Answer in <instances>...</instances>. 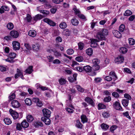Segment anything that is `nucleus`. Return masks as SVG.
Wrapping results in <instances>:
<instances>
[{"mask_svg":"<svg viewBox=\"0 0 135 135\" xmlns=\"http://www.w3.org/2000/svg\"><path fill=\"white\" fill-rule=\"evenodd\" d=\"M59 81L60 84L61 85H63L65 84L66 81L64 78H61L59 80Z\"/></svg>","mask_w":135,"mask_h":135,"instance_id":"nucleus-30","label":"nucleus"},{"mask_svg":"<svg viewBox=\"0 0 135 135\" xmlns=\"http://www.w3.org/2000/svg\"><path fill=\"white\" fill-rule=\"evenodd\" d=\"M40 47V45L38 44H36V45H33L32 46L33 49L36 51L39 50Z\"/></svg>","mask_w":135,"mask_h":135,"instance_id":"nucleus-26","label":"nucleus"},{"mask_svg":"<svg viewBox=\"0 0 135 135\" xmlns=\"http://www.w3.org/2000/svg\"><path fill=\"white\" fill-rule=\"evenodd\" d=\"M67 26V25L66 23L64 22H62L61 23L60 25V27L62 29H64Z\"/></svg>","mask_w":135,"mask_h":135,"instance_id":"nucleus-36","label":"nucleus"},{"mask_svg":"<svg viewBox=\"0 0 135 135\" xmlns=\"http://www.w3.org/2000/svg\"><path fill=\"white\" fill-rule=\"evenodd\" d=\"M73 10L74 11L75 14L77 16L81 13L80 10L78 9L75 6H74L73 7Z\"/></svg>","mask_w":135,"mask_h":135,"instance_id":"nucleus-32","label":"nucleus"},{"mask_svg":"<svg viewBox=\"0 0 135 135\" xmlns=\"http://www.w3.org/2000/svg\"><path fill=\"white\" fill-rule=\"evenodd\" d=\"M98 109H104L105 108V105L102 103H99L98 105Z\"/></svg>","mask_w":135,"mask_h":135,"instance_id":"nucleus-47","label":"nucleus"},{"mask_svg":"<svg viewBox=\"0 0 135 135\" xmlns=\"http://www.w3.org/2000/svg\"><path fill=\"white\" fill-rule=\"evenodd\" d=\"M78 46L79 49L80 50H81L83 49L84 45L83 43L81 42H80L78 44Z\"/></svg>","mask_w":135,"mask_h":135,"instance_id":"nucleus-50","label":"nucleus"},{"mask_svg":"<svg viewBox=\"0 0 135 135\" xmlns=\"http://www.w3.org/2000/svg\"><path fill=\"white\" fill-rule=\"evenodd\" d=\"M71 22L72 24L74 26L78 25L79 22L76 19H72L71 20Z\"/></svg>","mask_w":135,"mask_h":135,"instance_id":"nucleus-38","label":"nucleus"},{"mask_svg":"<svg viewBox=\"0 0 135 135\" xmlns=\"http://www.w3.org/2000/svg\"><path fill=\"white\" fill-rule=\"evenodd\" d=\"M40 7L41 6H39V7H37V10L39 11H40L41 13L43 14L44 15H47L49 14V12L48 11L44 10H39V9Z\"/></svg>","mask_w":135,"mask_h":135,"instance_id":"nucleus-29","label":"nucleus"},{"mask_svg":"<svg viewBox=\"0 0 135 135\" xmlns=\"http://www.w3.org/2000/svg\"><path fill=\"white\" fill-rule=\"evenodd\" d=\"M109 75L112 77L114 80H116L117 79V77L114 72H110L109 73Z\"/></svg>","mask_w":135,"mask_h":135,"instance_id":"nucleus-39","label":"nucleus"},{"mask_svg":"<svg viewBox=\"0 0 135 135\" xmlns=\"http://www.w3.org/2000/svg\"><path fill=\"white\" fill-rule=\"evenodd\" d=\"M26 104L27 105L30 106L32 104V101L31 99L27 98L25 100Z\"/></svg>","mask_w":135,"mask_h":135,"instance_id":"nucleus-35","label":"nucleus"},{"mask_svg":"<svg viewBox=\"0 0 135 135\" xmlns=\"http://www.w3.org/2000/svg\"><path fill=\"white\" fill-rule=\"evenodd\" d=\"M43 20L44 22L47 23L51 26H54L56 25V23L55 22L48 18H45Z\"/></svg>","mask_w":135,"mask_h":135,"instance_id":"nucleus-8","label":"nucleus"},{"mask_svg":"<svg viewBox=\"0 0 135 135\" xmlns=\"http://www.w3.org/2000/svg\"><path fill=\"white\" fill-rule=\"evenodd\" d=\"M132 12L129 10H127L124 14V15L125 16H129L131 15Z\"/></svg>","mask_w":135,"mask_h":135,"instance_id":"nucleus-41","label":"nucleus"},{"mask_svg":"<svg viewBox=\"0 0 135 135\" xmlns=\"http://www.w3.org/2000/svg\"><path fill=\"white\" fill-rule=\"evenodd\" d=\"M74 69L75 70L80 72H82L83 70V68L80 66H77L75 67Z\"/></svg>","mask_w":135,"mask_h":135,"instance_id":"nucleus-44","label":"nucleus"},{"mask_svg":"<svg viewBox=\"0 0 135 135\" xmlns=\"http://www.w3.org/2000/svg\"><path fill=\"white\" fill-rule=\"evenodd\" d=\"M28 34L30 36L34 37L36 35V32L34 30H31L28 32Z\"/></svg>","mask_w":135,"mask_h":135,"instance_id":"nucleus-17","label":"nucleus"},{"mask_svg":"<svg viewBox=\"0 0 135 135\" xmlns=\"http://www.w3.org/2000/svg\"><path fill=\"white\" fill-rule=\"evenodd\" d=\"M102 115L103 117L107 118L109 116V114L108 112H104L102 113Z\"/></svg>","mask_w":135,"mask_h":135,"instance_id":"nucleus-46","label":"nucleus"},{"mask_svg":"<svg viewBox=\"0 0 135 135\" xmlns=\"http://www.w3.org/2000/svg\"><path fill=\"white\" fill-rule=\"evenodd\" d=\"M105 79L108 81H110L112 80V77L110 76H107L105 77Z\"/></svg>","mask_w":135,"mask_h":135,"instance_id":"nucleus-64","label":"nucleus"},{"mask_svg":"<svg viewBox=\"0 0 135 135\" xmlns=\"http://www.w3.org/2000/svg\"><path fill=\"white\" fill-rule=\"evenodd\" d=\"M123 114L125 116H126V117L128 118L129 119H131V117L129 115V112H128L127 111L125 112H124L123 113Z\"/></svg>","mask_w":135,"mask_h":135,"instance_id":"nucleus-54","label":"nucleus"},{"mask_svg":"<svg viewBox=\"0 0 135 135\" xmlns=\"http://www.w3.org/2000/svg\"><path fill=\"white\" fill-rule=\"evenodd\" d=\"M113 106L114 108L117 110L120 111H122L123 110L120 104L118 102H115Z\"/></svg>","mask_w":135,"mask_h":135,"instance_id":"nucleus-4","label":"nucleus"},{"mask_svg":"<svg viewBox=\"0 0 135 135\" xmlns=\"http://www.w3.org/2000/svg\"><path fill=\"white\" fill-rule=\"evenodd\" d=\"M16 128L17 130H20L22 129V127L20 123H17L16 124Z\"/></svg>","mask_w":135,"mask_h":135,"instance_id":"nucleus-63","label":"nucleus"},{"mask_svg":"<svg viewBox=\"0 0 135 135\" xmlns=\"http://www.w3.org/2000/svg\"><path fill=\"white\" fill-rule=\"evenodd\" d=\"M122 102L123 106L124 107H127L128 105L129 101L127 100L123 99L122 100Z\"/></svg>","mask_w":135,"mask_h":135,"instance_id":"nucleus-33","label":"nucleus"},{"mask_svg":"<svg viewBox=\"0 0 135 135\" xmlns=\"http://www.w3.org/2000/svg\"><path fill=\"white\" fill-rule=\"evenodd\" d=\"M9 9L8 7L6 6H2L0 8V13H3L4 12V11H8Z\"/></svg>","mask_w":135,"mask_h":135,"instance_id":"nucleus-13","label":"nucleus"},{"mask_svg":"<svg viewBox=\"0 0 135 135\" xmlns=\"http://www.w3.org/2000/svg\"><path fill=\"white\" fill-rule=\"evenodd\" d=\"M33 125L35 127L37 128L40 127H43V124L41 122H37L33 123Z\"/></svg>","mask_w":135,"mask_h":135,"instance_id":"nucleus-19","label":"nucleus"},{"mask_svg":"<svg viewBox=\"0 0 135 135\" xmlns=\"http://www.w3.org/2000/svg\"><path fill=\"white\" fill-rule=\"evenodd\" d=\"M128 41L129 44L131 45H133L135 43V40L133 38H129L128 39Z\"/></svg>","mask_w":135,"mask_h":135,"instance_id":"nucleus-43","label":"nucleus"},{"mask_svg":"<svg viewBox=\"0 0 135 135\" xmlns=\"http://www.w3.org/2000/svg\"><path fill=\"white\" fill-rule=\"evenodd\" d=\"M117 128V126L115 125H113L110 128V131L112 132L113 133L114 131Z\"/></svg>","mask_w":135,"mask_h":135,"instance_id":"nucleus-53","label":"nucleus"},{"mask_svg":"<svg viewBox=\"0 0 135 135\" xmlns=\"http://www.w3.org/2000/svg\"><path fill=\"white\" fill-rule=\"evenodd\" d=\"M15 98V94L14 93H11L9 97V99L10 100H12Z\"/></svg>","mask_w":135,"mask_h":135,"instance_id":"nucleus-48","label":"nucleus"},{"mask_svg":"<svg viewBox=\"0 0 135 135\" xmlns=\"http://www.w3.org/2000/svg\"><path fill=\"white\" fill-rule=\"evenodd\" d=\"M3 121L7 125H9L11 124L12 122L11 119L8 118H6L3 120Z\"/></svg>","mask_w":135,"mask_h":135,"instance_id":"nucleus-22","label":"nucleus"},{"mask_svg":"<svg viewBox=\"0 0 135 135\" xmlns=\"http://www.w3.org/2000/svg\"><path fill=\"white\" fill-rule=\"evenodd\" d=\"M53 55L55 57L57 58H59L61 56V54L60 52L58 51L55 49V51H54Z\"/></svg>","mask_w":135,"mask_h":135,"instance_id":"nucleus-20","label":"nucleus"},{"mask_svg":"<svg viewBox=\"0 0 135 135\" xmlns=\"http://www.w3.org/2000/svg\"><path fill=\"white\" fill-rule=\"evenodd\" d=\"M42 18V16L40 14H38L34 17V20L36 21L41 19Z\"/></svg>","mask_w":135,"mask_h":135,"instance_id":"nucleus-28","label":"nucleus"},{"mask_svg":"<svg viewBox=\"0 0 135 135\" xmlns=\"http://www.w3.org/2000/svg\"><path fill=\"white\" fill-rule=\"evenodd\" d=\"M24 45L27 49L29 50L31 49V47L27 43H25Z\"/></svg>","mask_w":135,"mask_h":135,"instance_id":"nucleus-59","label":"nucleus"},{"mask_svg":"<svg viewBox=\"0 0 135 135\" xmlns=\"http://www.w3.org/2000/svg\"><path fill=\"white\" fill-rule=\"evenodd\" d=\"M9 112L14 119H17L18 117V114L16 112L14 111L12 109H10Z\"/></svg>","mask_w":135,"mask_h":135,"instance_id":"nucleus-9","label":"nucleus"},{"mask_svg":"<svg viewBox=\"0 0 135 135\" xmlns=\"http://www.w3.org/2000/svg\"><path fill=\"white\" fill-rule=\"evenodd\" d=\"M67 54L69 55H71L73 54L74 52V50L72 49H69L67 50Z\"/></svg>","mask_w":135,"mask_h":135,"instance_id":"nucleus-49","label":"nucleus"},{"mask_svg":"<svg viewBox=\"0 0 135 135\" xmlns=\"http://www.w3.org/2000/svg\"><path fill=\"white\" fill-rule=\"evenodd\" d=\"M11 104L12 107L15 108H17L20 106V103L17 100H16L12 101Z\"/></svg>","mask_w":135,"mask_h":135,"instance_id":"nucleus-10","label":"nucleus"},{"mask_svg":"<svg viewBox=\"0 0 135 135\" xmlns=\"http://www.w3.org/2000/svg\"><path fill=\"white\" fill-rule=\"evenodd\" d=\"M120 52L122 54H125L127 52L128 50L127 49L124 47H122L119 49Z\"/></svg>","mask_w":135,"mask_h":135,"instance_id":"nucleus-27","label":"nucleus"},{"mask_svg":"<svg viewBox=\"0 0 135 135\" xmlns=\"http://www.w3.org/2000/svg\"><path fill=\"white\" fill-rule=\"evenodd\" d=\"M93 68L95 70H98L100 68V66L99 65H93Z\"/></svg>","mask_w":135,"mask_h":135,"instance_id":"nucleus-60","label":"nucleus"},{"mask_svg":"<svg viewBox=\"0 0 135 135\" xmlns=\"http://www.w3.org/2000/svg\"><path fill=\"white\" fill-rule=\"evenodd\" d=\"M125 26L123 24L121 25L119 27V30L121 32H123L124 30Z\"/></svg>","mask_w":135,"mask_h":135,"instance_id":"nucleus-51","label":"nucleus"},{"mask_svg":"<svg viewBox=\"0 0 135 135\" xmlns=\"http://www.w3.org/2000/svg\"><path fill=\"white\" fill-rule=\"evenodd\" d=\"M7 27L8 29L11 30L13 28L14 25L12 23L9 22L7 24Z\"/></svg>","mask_w":135,"mask_h":135,"instance_id":"nucleus-34","label":"nucleus"},{"mask_svg":"<svg viewBox=\"0 0 135 135\" xmlns=\"http://www.w3.org/2000/svg\"><path fill=\"white\" fill-rule=\"evenodd\" d=\"M16 54L14 52H10L9 55V57L4 60L7 62L10 63L14 62L13 59L16 57Z\"/></svg>","mask_w":135,"mask_h":135,"instance_id":"nucleus-2","label":"nucleus"},{"mask_svg":"<svg viewBox=\"0 0 135 135\" xmlns=\"http://www.w3.org/2000/svg\"><path fill=\"white\" fill-rule=\"evenodd\" d=\"M12 44L13 49L14 50H18L20 48V44L18 41H13Z\"/></svg>","mask_w":135,"mask_h":135,"instance_id":"nucleus-7","label":"nucleus"},{"mask_svg":"<svg viewBox=\"0 0 135 135\" xmlns=\"http://www.w3.org/2000/svg\"><path fill=\"white\" fill-rule=\"evenodd\" d=\"M86 54L89 56L91 55L93 53V50L92 48H89L86 49Z\"/></svg>","mask_w":135,"mask_h":135,"instance_id":"nucleus-31","label":"nucleus"},{"mask_svg":"<svg viewBox=\"0 0 135 135\" xmlns=\"http://www.w3.org/2000/svg\"><path fill=\"white\" fill-rule=\"evenodd\" d=\"M33 66H29L26 69L25 71V72L26 73L28 74H31L33 71Z\"/></svg>","mask_w":135,"mask_h":135,"instance_id":"nucleus-21","label":"nucleus"},{"mask_svg":"<svg viewBox=\"0 0 135 135\" xmlns=\"http://www.w3.org/2000/svg\"><path fill=\"white\" fill-rule=\"evenodd\" d=\"M10 33L11 36L14 38H17L19 36L18 32L16 31H12L10 32Z\"/></svg>","mask_w":135,"mask_h":135,"instance_id":"nucleus-11","label":"nucleus"},{"mask_svg":"<svg viewBox=\"0 0 135 135\" xmlns=\"http://www.w3.org/2000/svg\"><path fill=\"white\" fill-rule=\"evenodd\" d=\"M111 100V98L110 96H108L105 98L103 99V101L104 102H108L110 101Z\"/></svg>","mask_w":135,"mask_h":135,"instance_id":"nucleus-52","label":"nucleus"},{"mask_svg":"<svg viewBox=\"0 0 135 135\" xmlns=\"http://www.w3.org/2000/svg\"><path fill=\"white\" fill-rule=\"evenodd\" d=\"M85 101L90 104L92 106H94V103L93 100L89 97H86L85 99Z\"/></svg>","mask_w":135,"mask_h":135,"instance_id":"nucleus-15","label":"nucleus"},{"mask_svg":"<svg viewBox=\"0 0 135 135\" xmlns=\"http://www.w3.org/2000/svg\"><path fill=\"white\" fill-rule=\"evenodd\" d=\"M75 126L77 128L81 129L82 127V125L80 123V121L78 120H76L74 121Z\"/></svg>","mask_w":135,"mask_h":135,"instance_id":"nucleus-14","label":"nucleus"},{"mask_svg":"<svg viewBox=\"0 0 135 135\" xmlns=\"http://www.w3.org/2000/svg\"><path fill=\"white\" fill-rule=\"evenodd\" d=\"M75 60L79 62H81L83 61V58L82 56H78L75 58Z\"/></svg>","mask_w":135,"mask_h":135,"instance_id":"nucleus-45","label":"nucleus"},{"mask_svg":"<svg viewBox=\"0 0 135 135\" xmlns=\"http://www.w3.org/2000/svg\"><path fill=\"white\" fill-rule=\"evenodd\" d=\"M42 112L46 118H49L50 117L51 112L47 109L45 108L42 110Z\"/></svg>","mask_w":135,"mask_h":135,"instance_id":"nucleus-6","label":"nucleus"},{"mask_svg":"<svg viewBox=\"0 0 135 135\" xmlns=\"http://www.w3.org/2000/svg\"><path fill=\"white\" fill-rule=\"evenodd\" d=\"M99 40L95 39H91L90 40L91 41V44H97V42L99 41Z\"/></svg>","mask_w":135,"mask_h":135,"instance_id":"nucleus-56","label":"nucleus"},{"mask_svg":"<svg viewBox=\"0 0 135 135\" xmlns=\"http://www.w3.org/2000/svg\"><path fill=\"white\" fill-rule=\"evenodd\" d=\"M83 70L86 72H90L92 70V67L89 65L84 66L83 67Z\"/></svg>","mask_w":135,"mask_h":135,"instance_id":"nucleus-18","label":"nucleus"},{"mask_svg":"<svg viewBox=\"0 0 135 135\" xmlns=\"http://www.w3.org/2000/svg\"><path fill=\"white\" fill-rule=\"evenodd\" d=\"M21 125L22 127L24 128H27L29 126L28 123L25 120H23L22 122Z\"/></svg>","mask_w":135,"mask_h":135,"instance_id":"nucleus-25","label":"nucleus"},{"mask_svg":"<svg viewBox=\"0 0 135 135\" xmlns=\"http://www.w3.org/2000/svg\"><path fill=\"white\" fill-rule=\"evenodd\" d=\"M26 18L27 22H30L31 20L32 17L30 15L28 14L27 15Z\"/></svg>","mask_w":135,"mask_h":135,"instance_id":"nucleus-55","label":"nucleus"},{"mask_svg":"<svg viewBox=\"0 0 135 135\" xmlns=\"http://www.w3.org/2000/svg\"><path fill=\"white\" fill-rule=\"evenodd\" d=\"M108 34V31L104 29L98 32L96 37L99 40H105V36L107 35Z\"/></svg>","mask_w":135,"mask_h":135,"instance_id":"nucleus-1","label":"nucleus"},{"mask_svg":"<svg viewBox=\"0 0 135 135\" xmlns=\"http://www.w3.org/2000/svg\"><path fill=\"white\" fill-rule=\"evenodd\" d=\"M69 108H66V110L69 113H72L74 111V107L71 105L69 106Z\"/></svg>","mask_w":135,"mask_h":135,"instance_id":"nucleus-12","label":"nucleus"},{"mask_svg":"<svg viewBox=\"0 0 135 135\" xmlns=\"http://www.w3.org/2000/svg\"><path fill=\"white\" fill-rule=\"evenodd\" d=\"M124 60L123 57L122 55H119L115 59V62L117 64L123 62Z\"/></svg>","mask_w":135,"mask_h":135,"instance_id":"nucleus-3","label":"nucleus"},{"mask_svg":"<svg viewBox=\"0 0 135 135\" xmlns=\"http://www.w3.org/2000/svg\"><path fill=\"white\" fill-rule=\"evenodd\" d=\"M44 122L45 124L47 125H49L51 122L49 118H47L45 120H44Z\"/></svg>","mask_w":135,"mask_h":135,"instance_id":"nucleus-57","label":"nucleus"},{"mask_svg":"<svg viewBox=\"0 0 135 135\" xmlns=\"http://www.w3.org/2000/svg\"><path fill=\"white\" fill-rule=\"evenodd\" d=\"M81 121L83 123L87 122L88 121V119L86 115H82L81 116Z\"/></svg>","mask_w":135,"mask_h":135,"instance_id":"nucleus-24","label":"nucleus"},{"mask_svg":"<svg viewBox=\"0 0 135 135\" xmlns=\"http://www.w3.org/2000/svg\"><path fill=\"white\" fill-rule=\"evenodd\" d=\"M93 65H99L100 63V61L97 59H94L92 60Z\"/></svg>","mask_w":135,"mask_h":135,"instance_id":"nucleus-40","label":"nucleus"},{"mask_svg":"<svg viewBox=\"0 0 135 135\" xmlns=\"http://www.w3.org/2000/svg\"><path fill=\"white\" fill-rule=\"evenodd\" d=\"M79 17L80 18L83 19H85V16L81 14V13L79 14L77 16Z\"/></svg>","mask_w":135,"mask_h":135,"instance_id":"nucleus-62","label":"nucleus"},{"mask_svg":"<svg viewBox=\"0 0 135 135\" xmlns=\"http://www.w3.org/2000/svg\"><path fill=\"white\" fill-rule=\"evenodd\" d=\"M124 97L125 98L128 100H130L132 98L130 95L127 93H126L124 94Z\"/></svg>","mask_w":135,"mask_h":135,"instance_id":"nucleus-58","label":"nucleus"},{"mask_svg":"<svg viewBox=\"0 0 135 135\" xmlns=\"http://www.w3.org/2000/svg\"><path fill=\"white\" fill-rule=\"evenodd\" d=\"M112 95L115 97L118 98L119 97V94L116 92H113L112 93Z\"/></svg>","mask_w":135,"mask_h":135,"instance_id":"nucleus-61","label":"nucleus"},{"mask_svg":"<svg viewBox=\"0 0 135 135\" xmlns=\"http://www.w3.org/2000/svg\"><path fill=\"white\" fill-rule=\"evenodd\" d=\"M76 88L81 93L85 92V89L79 85H76Z\"/></svg>","mask_w":135,"mask_h":135,"instance_id":"nucleus-23","label":"nucleus"},{"mask_svg":"<svg viewBox=\"0 0 135 135\" xmlns=\"http://www.w3.org/2000/svg\"><path fill=\"white\" fill-rule=\"evenodd\" d=\"M17 73L15 74V79L17 78L19 76H20L21 78L22 79H23V74L22 71L18 69L17 70Z\"/></svg>","mask_w":135,"mask_h":135,"instance_id":"nucleus-5","label":"nucleus"},{"mask_svg":"<svg viewBox=\"0 0 135 135\" xmlns=\"http://www.w3.org/2000/svg\"><path fill=\"white\" fill-rule=\"evenodd\" d=\"M27 119L28 122H31L33 120V118L32 115H28L27 116Z\"/></svg>","mask_w":135,"mask_h":135,"instance_id":"nucleus-37","label":"nucleus"},{"mask_svg":"<svg viewBox=\"0 0 135 135\" xmlns=\"http://www.w3.org/2000/svg\"><path fill=\"white\" fill-rule=\"evenodd\" d=\"M101 127L102 129L106 130L108 128L109 126L107 124L103 123L101 125Z\"/></svg>","mask_w":135,"mask_h":135,"instance_id":"nucleus-42","label":"nucleus"},{"mask_svg":"<svg viewBox=\"0 0 135 135\" xmlns=\"http://www.w3.org/2000/svg\"><path fill=\"white\" fill-rule=\"evenodd\" d=\"M113 33L114 36L117 38H120L122 36L121 33L118 31L114 30Z\"/></svg>","mask_w":135,"mask_h":135,"instance_id":"nucleus-16","label":"nucleus"}]
</instances>
